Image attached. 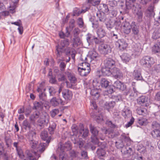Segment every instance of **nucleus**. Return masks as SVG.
I'll list each match as a JSON object with an SVG mask.
<instances>
[{"mask_svg": "<svg viewBox=\"0 0 160 160\" xmlns=\"http://www.w3.org/2000/svg\"><path fill=\"white\" fill-rule=\"evenodd\" d=\"M121 140L116 142V146L118 148H122L121 152L124 154H130L132 151V148L129 147L131 145V140L130 138L127 136L125 134L121 136Z\"/></svg>", "mask_w": 160, "mask_h": 160, "instance_id": "nucleus-1", "label": "nucleus"}, {"mask_svg": "<svg viewBox=\"0 0 160 160\" xmlns=\"http://www.w3.org/2000/svg\"><path fill=\"white\" fill-rule=\"evenodd\" d=\"M72 131L73 133V135L72 137V141L75 144H77L79 146L80 148L81 149L83 147L84 141L81 138L78 137L79 136H77L80 129L78 126L75 124H73L71 127Z\"/></svg>", "mask_w": 160, "mask_h": 160, "instance_id": "nucleus-2", "label": "nucleus"}, {"mask_svg": "<svg viewBox=\"0 0 160 160\" xmlns=\"http://www.w3.org/2000/svg\"><path fill=\"white\" fill-rule=\"evenodd\" d=\"M155 60L153 58L145 56L142 58L140 61V65L145 68H150L155 63Z\"/></svg>", "mask_w": 160, "mask_h": 160, "instance_id": "nucleus-3", "label": "nucleus"}, {"mask_svg": "<svg viewBox=\"0 0 160 160\" xmlns=\"http://www.w3.org/2000/svg\"><path fill=\"white\" fill-rule=\"evenodd\" d=\"M90 131L92 134L91 137V142L94 144H98L99 145L100 142L98 141V139L97 137L98 133V128L91 125Z\"/></svg>", "mask_w": 160, "mask_h": 160, "instance_id": "nucleus-4", "label": "nucleus"}, {"mask_svg": "<svg viewBox=\"0 0 160 160\" xmlns=\"http://www.w3.org/2000/svg\"><path fill=\"white\" fill-rule=\"evenodd\" d=\"M69 44V40L68 39H65L61 40L60 46H57L56 47L57 51V55L58 57H60L62 52V48L65 47H67Z\"/></svg>", "mask_w": 160, "mask_h": 160, "instance_id": "nucleus-5", "label": "nucleus"}, {"mask_svg": "<svg viewBox=\"0 0 160 160\" xmlns=\"http://www.w3.org/2000/svg\"><path fill=\"white\" fill-rule=\"evenodd\" d=\"M98 146L100 147V148L98 149L97 151V154L98 157L101 159H102V157L104 156L106 154V152L105 150L103 149L106 147V144L104 142H100L99 143V145L98 144H96Z\"/></svg>", "mask_w": 160, "mask_h": 160, "instance_id": "nucleus-6", "label": "nucleus"}, {"mask_svg": "<svg viewBox=\"0 0 160 160\" xmlns=\"http://www.w3.org/2000/svg\"><path fill=\"white\" fill-rule=\"evenodd\" d=\"M49 117L46 113H42L38 122L39 125L40 126L42 125L47 124L49 122Z\"/></svg>", "mask_w": 160, "mask_h": 160, "instance_id": "nucleus-7", "label": "nucleus"}, {"mask_svg": "<svg viewBox=\"0 0 160 160\" xmlns=\"http://www.w3.org/2000/svg\"><path fill=\"white\" fill-rule=\"evenodd\" d=\"M50 102V104L54 107L58 106L59 104L62 105H63L65 104V102L61 98H57L55 97H53L51 99Z\"/></svg>", "mask_w": 160, "mask_h": 160, "instance_id": "nucleus-8", "label": "nucleus"}, {"mask_svg": "<svg viewBox=\"0 0 160 160\" xmlns=\"http://www.w3.org/2000/svg\"><path fill=\"white\" fill-rule=\"evenodd\" d=\"M131 28L132 23L130 24L129 22H125L122 23V29L123 32L126 34L131 32Z\"/></svg>", "mask_w": 160, "mask_h": 160, "instance_id": "nucleus-9", "label": "nucleus"}, {"mask_svg": "<svg viewBox=\"0 0 160 160\" xmlns=\"http://www.w3.org/2000/svg\"><path fill=\"white\" fill-rule=\"evenodd\" d=\"M111 74L116 79H121L123 77V74L122 72L119 69L116 68H114L112 69Z\"/></svg>", "mask_w": 160, "mask_h": 160, "instance_id": "nucleus-10", "label": "nucleus"}, {"mask_svg": "<svg viewBox=\"0 0 160 160\" xmlns=\"http://www.w3.org/2000/svg\"><path fill=\"white\" fill-rule=\"evenodd\" d=\"M90 67H78V68L79 74L82 76H87L90 73Z\"/></svg>", "mask_w": 160, "mask_h": 160, "instance_id": "nucleus-11", "label": "nucleus"}, {"mask_svg": "<svg viewBox=\"0 0 160 160\" xmlns=\"http://www.w3.org/2000/svg\"><path fill=\"white\" fill-rule=\"evenodd\" d=\"M116 45L117 46H118L121 51H123L128 46L127 43L123 39H119L116 42Z\"/></svg>", "mask_w": 160, "mask_h": 160, "instance_id": "nucleus-12", "label": "nucleus"}, {"mask_svg": "<svg viewBox=\"0 0 160 160\" xmlns=\"http://www.w3.org/2000/svg\"><path fill=\"white\" fill-rule=\"evenodd\" d=\"M104 65L106 67H108L110 69L115 68V62L111 58H107L104 60Z\"/></svg>", "mask_w": 160, "mask_h": 160, "instance_id": "nucleus-13", "label": "nucleus"}, {"mask_svg": "<svg viewBox=\"0 0 160 160\" xmlns=\"http://www.w3.org/2000/svg\"><path fill=\"white\" fill-rule=\"evenodd\" d=\"M62 95L63 98L66 100H70L72 96V92L68 89L63 90L62 91Z\"/></svg>", "mask_w": 160, "mask_h": 160, "instance_id": "nucleus-14", "label": "nucleus"}, {"mask_svg": "<svg viewBox=\"0 0 160 160\" xmlns=\"http://www.w3.org/2000/svg\"><path fill=\"white\" fill-rule=\"evenodd\" d=\"M101 52L105 55L111 52V48L110 47L105 44H103L101 45Z\"/></svg>", "mask_w": 160, "mask_h": 160, "instance_id": "nucleus-15", "label": "nucleus"}, {"mask_svg": "<svg viewBox=\"0 0 160 160\" xmlns=\"http://www.w3.org/2000/svg\"><path fill=\"white\" fill-rule=\"evenodd\" d=\"M113 86L115 88L121 90L122 91L125 90L126 88V85L120 81L118 80L115 81L114 82Z\"/></svg>", "mask_w": 160, "mask_h": 160, "instance_id": "nucleus-16", "label": "nucleus"}, {"mask_svg": "<svg viewBox=\"0 0 160 160\" xmlns=\"http://www.w3.org/2000/svg\"><path fill=\"white\" fill-rule=\"evenodd\" d=\"M132 34L134 36H138L139 33V27L138 26L135 22H132Z\"/></svg>", "mask_w": 160, "mask_h": 160, "instance_id": "nucleus-17", "label": "nucleus"}, {"mask_svg": "<svg viewBox=\"0 0 160 160\" xmlns=\"http://www.w3.org/2000/svg\"><path fill=\"white\" fill-rule=\"evenodd\" d=\"M148 99L147 97L142 96L138 98L137 101L139 104L147 106L148 105Z\"/></svg>", "mask_w": 160, "mask_h": 160, "instance_id": "nucleus-18", "label": "nucleus"}, {"mask_svg": "<svg viewBox=\"0 0 160 160\" xmlns=\"http://www.w3.org/2000/svg\"><path fill=\"white\" fill-rule=\"evenodd\" d=\"M89 57L88 58V59H89L90 62L94 59L97 60L99 58L98 54L94 50L91 51L89 52Z\"/></svg>", "mask_w": 160, "mask_h": 160, "instance_id": "nucleus-19", "label": "nucleus"}, {"mask_svg": "<svg viewBox=\"0 0 160 160\" xmlns=\"http://www.w3.org/2000/svg\"><path fill=\"white\" fill-rule=\"evenodd\" d=\"M42 112L38 111H35L31 115L29 119L30 121H35L40 118Z\"/></svg>", "mask_w": 160, "mask_h": 160, "instance_id": "nucleus-20", "label": "nucleus"}, {"mask_svg": "<svg viewBox=\"0 0 160 160\" xmlns=\"http://www.w3.org/2000/svg\"><path fill=\"white\" fill-rule=\"evenodd\" d=\"M101 72L103 76H108L112 74V69H110L105 66L102 68Z\"/></svg>", "mask_w": 160, "mask_h": 160, "instance_id": "nucleus-21", "label": "nucleus"}, {"mask_svg": "<svg viewBox=\"0 0 160 160\" xmlns=\"http://www.w3.org/2000/svg\"><path fill=\"white\" fill-rule=\"evenodd\" d=\"M40 137L43 140L46 141L47 143H49L51 138L48 137V132L46 131H43L40 134Z\"/></svg>", "mask_w": 160, "mask_h": 160, "instance_id": "nucleus-22", "label": "nucleus"}, {"mask_svg": "<svg viewBox=\"0 0 160 160\" xmlns=\"http://www.w3.org/2000/svg\"><path fill=\"white\" fill-rule=\"evenodd\" d=\"M120 57L123 62L126 63L128 62L131 59V56L129 54L127 53H123L120 56Z\"/></svg>", "mask_w": 160, "mask_h": 160, "instance_id": "nucleus-23", "label": "nucleus"}, {"mask_svg": "<svg viewBox=\"0 0 160 160\" xmlns=\"http://www.w3.org/2000/svg\"><path fill=\"white\" fill-rule=\"evenodd\" d=\"M133 74L135 80H141L142 81H144L139 71L137 70H134Z\"/></svg>", "mask_w": 160, "mask_h": 160, "instance_id": "nucleus-24", "label": "nucleus"}, {"mask_svg": "<svg viewBox=\"0 0 160 160\" xmlns=\"http://www.w3.org/2000/svg\"><path fill=\"white\" fill-rule=\"evenodd\" d=\"M151 134L154 138H160V130L158 129H155L152 131Z\"/></svg>", "mask_w": 160, "mask_h": 160, "instance_id": "nucleus-25", "label": "nucleus"}, {"mask_svg": "<svg viewBox=\"0 0 160 160\" xmlns=\"http://www.w3.org/2000/svg\"><path fill=\"white\" fill-rule=\"evenodd\" d=\"M88 133L89 130L88 129H84L83 127H82L79 129V134L80 135H81L82 138H85L88 136Z\"/></svg>", "mask_w": 160, "mask_h": 160, "instance_id": "nucleus-26", "label": "nucleus"}, {"mask_svg": "<svg viewBox=\"0 0 160 160\" xmlns=\"http://www.w3.org/2000/svg\"><path fill=\"white\" fill-rule=\"evenodd\" d=\"M97 34L98 37L100 38H102L105 36L106 33L103 27H99L98 29Z\"/></svg>", "mask_w": 160, "mask_h": 160, "instance_id": "nucleus-27", "label": "nucleus"}, {"mask_svg": "<svg viewBox=\"0 0 160 160\" xmlns=\"http://www.w3.org/2000/svg\"><path fill=\"white\" fill-rule=\"evenodd\" d=\"M98 88L96 87H94L91 90L90 94L92 96L96 97V98L98 99L99 97V94L98 91Z\"/></svg>", "mask_w": 160, "mask_h": 160, "instance_id": "nucleus-28", "label": "nucleus"}, {"mask_svg": "<svg viewBox=\"0 0 160 160\" xmlns=\"http://www.w3.org/2000/svg\"><path fill=\"white\" fill-rule=\"evenodd\" d=\"M79 156H78L79 160H83L88 158L87 152L85 151H82L81 154H79Z\"/></svg>", "mask_w": 160, "mask_h": 160, "instance_id": "nucleus-29", "label": "nucleus"}, {"mask_svg": "<svg viewBox=\"0 0 160 160\" xmlns=\"http://www.w3.org/2000/svg\"><path fill=\"white\" fill-rule=\"evenodd\" d=\"M45 83L44 82H41L38 86L37 89V92H44L45 88H44Z\"/></svg>", "mask_w": 160, "mask_h": 160, "instance_id": "nucleus-30", "label": "nucleus"}, {"mask_svg": "<svg viewBox=\"0 0 160 160\" xmlns=\"http://www.w3.org/2000/svg\"><path fill=\"white\" fill-rule=\"evenodd\" d=\"M135 1L136 0H126L125 10L131 9L133 6L132 3Z\"/></svg>", "mask_w": 160, "mask_h": 160, "instance_id": "nucleus-31", "label": "nucleus"}, {"mask_svg": "<svg viewBox=\"0 0 160 160\" xmlns=\"http://www.w3.org/2000/svg\"><path fill=\"white\" fill-rule=\"evenodd\" d=\"M109 82L105 78H102L100 81V85L102 87L106 88L109 85Z\"/></svg>", "mask_w": 160, "mask_h": 160, "instance_id": "nucleus-32", "label": "nucleus"}, {"mask_svg": "<svg viewBox=\"0 0 160 160\" xmlns=\"http://www.w3.org/2000/svg\"><path fill=\"white\" fill-rule=\"evenodd\" d=\"M99 9L104 13H107L109 11V9L107 5L104 4H101Z\"/></svg>", "mask_w": 160, "mask_h": 160, "instance_id": "nucleus-33", "label": "nucleus"}, {"mask_svg": "<svg viewBox=\"0 0 160 160\" xmlns=\"http://www.w3.org/2000/svg\"><path fill=\"white\" fill-rule=\"evenodd\" d=\"M67 75L71 82L72 83H74L76 81L75 77L72 73L68 72H67Z\"/></svg>", "mask_w": 160, "mask_h": 160, "instance_id": "nucleus-34", "label": "nucleus"}, {"mask_svg": "<svg viewBox=\"0 0 160 160\" xmlns=\"http://www.w3.org/2000/svg\"><path fill=\"white\" fill-rule=\"evenodd\" d=\"M152 52L154 53L160 52V44H159L158 43H156L152 47Z\"/></svg>", "mask_w": 160, "mask_h": 160, "instance_id": "nucleus-35", "label": "nucleus"}, {"mask_svg": "<svg viewBox=\"0 0 160 160\" xmlns=\"http://www.w3.org/2000/svg\"><path fill=\"white\" fill-rule=\"evenodd\" d=\"M88 3L93 6H96L98 5L101 0H87Z\"/></svg>", "mask_w": 160, "mask_h": 160, "instance_id": "nucleus-36", "label": "nucleus"}, {"mask_svg": "<svg viewBox=\"0 0 160 160\" xmlns=\"http://www.w3.org/2000/svg\"><path fill=\"white\" fill-rule=\"evenodd\" d=\"M5 144L7 148L10 147L12 142V140L9 137L5 136L4 138Z\"/></svg>", "mask_w": 160, "mask_h": 160, "instance_id": "nucleus-37", "label": "nucleus"}, {"mask_svg": "<svg viewBox=\"0 0 160 160\" xmlns=\"http://www.w3.org/2000/svg\"><path fill=\"white\" fill-rule=\"evenodd\" d=\"M56 125L55 123L53 122L50 125L48 128V131L50 134H52L54 133V130L56 128Z\"/></svg>", "mask_w": 160, "mask_h": 160, "instance_id": "nucleus-38", "label": "nucleus"}, {"mask_svg": "<svg viewBox=\"0 0 160 160\" xmlns=\"http://www.w3.org/2000/svg\"><path fill=\"white\" fill-rule=\"evenodd\" d=\"M48 90L50 96H54L57 91L56 88L52 87H49Z\"/></svg>", "mask_w": 160, "mask_h": 160, "instance_id": "nucleus-39", "label": "nucleus"}, {"mask_svg": "<svg viewBox=\"0 0 160 160\" xmlns=\"http://www.w3.org/2000/svg\"><path fill=\"white\" fill-rule=\"evenodd\" d=\"M46 144L45 143L41 142L38 145V151L41 152H42L45 150V146Z\"/></svg>", "mask_w": 160, "mask_h": 160, "instance_id": "nucleus-40", "label": "nucleus"}, {"mask_svg": "<svg viewBox=\"0 0 160 160\" xmlns=\"http://www.w3.org/2000/svg\"><path fill=\"white\" fill-rule=\"evenodd\" d=\"M71 148V145L69 142H67L65 144L61 145V149L65 151H68Z\"/></svg>", "mask_w": 160, "mask_h": 160, "instance_id": "nucleus-41", "label": "nucleus"}, {"mask_svg": "<svg viewBox=\"0 0 160 160\" xmlns=\"http://www.w3.org/2000/svg\"><path fill=\"white\" fill-rule=\"evenodd\" d=\"M122 115L125 118H128L131 115L130 111L128 109H125L123 110L122 112Z\"/></svg>", "mask_w": 160, "mask_h": 160, "instance_id": "nucleus-42", "label": "nucleus"}, {"mask_svg": "<svg viewBox=\"0 0 160 160\" xmlns=\"http://www.w3.org/2000/svg\"><path fill=\"white\" fill-rule=\"evenodd\" d=\"M138 122L140 125H145L147 124V120L145 118H138Z\"/></svg>", "mask_w": 160, "mask_h": 160, "instance_id": "nucleus-43", "label": "nucleus"}, {"mask_svg": "<svg viewBox=\"0 0 160 160\" xmlns=\"http://www.w3.org/2000/svg\"><path fill=\"white\" fill-rule=\"evenodd\" d=\"M116 104L114 101H111L108 102H107L105 104L107 109L108 110L111 108H112L115 106Z\"/></svg>", "mask_w": 160, "mask_h": 160, "instance_id": "nucleus-44", "label": "nucleus"}, {"mask_svg": "<svg viewBox=\"0 0 160 160\" xmlns=\"http://www.w3.org/2000/svg\"><path fill=\"white\" fill-rule=\"evenodd\" d=\"M29 143L31 147L33 149H35L38 146V142L34 139L30 141Z\"/></svg>", "mask_w": 160, "mask_h": 160, "instance_id": "nucleus-45", "label": "nucleus"}, {"mask_svg": "<svg viewBox=\"0 0 160 160\" xmlns=\"http://www.w3.org/2000/svg\"><path fill=\"white\" fill-rule=\"evenodd\" d=\"M23 127L25 129L30 130L31 128L30 123L27 120H25L23 122Z\"/></svg>", "mask_w": 160, "mask_h": 160, "instance_id": "nucleus-46", "label": "nucleus"}, {"mask_svg": "<svg viewBox=\"0 0 160 160\" xmlns=\"http://www.w3.org/2000/svg\"><path fill=\"white\" fill-rule=\"evenodd\" d=\"M16 4L17 3H13L12 5L10 4L8 8L9 12L13 13L15 12V9L16 8Z\"/></svg>", "mask_w": 160, "mask_h": 160, "instance_id": "nucleus-47", "label": "nucleus"}, {"mask_svg": "<svg viewBox=\"0 0 160 160\" xmlns=\"http://www.w3.org/2000/svg\"><path fill=\"white\" fill-rule=\"evenodd\" d=\"M35 134L36 133L35 132L33 131H29L27 136V138L29 139V141L32 140H33V137Z\"/></svg>", "mask_w": 160, "mask_h": 160, "instance_id": "nucleus-48", "label": "nucleus"}, {"mask_svg": "<svg viewBox=\"0 0 160 160\" xmlns=\"http://www.w3.org/2000/svg\"><path fill=\"white\" fill-rule=\"evenodd\" d=\"M83 12H85L83 10L81 11L79 9L76 8L73 10V16H78Z\"/></svg>", "mask_w": 160, "mask_h": 160, "instance_id": "nucleus-49", "label": "nucleus"}, {"mask_svg": "<svg viewBox=\"0 0 160 160\" xmlns=\"http://www.w3.org/2000/svg\"><path fill=\"white\" fill-rule=\"evenodd\" d=\"M97 16L101 22H104L105 21V17L104 13L102 14L101 13H97Z\"/></svg>", "mask_w": 160, "mask_h": 160, "instance_id": "nucleus-50", "label": "nucleus"}, {"mask_svg": "<svg viewBox=\"0 0 160 160\" xmlns=\"http://www.w3.org/2000/svg\"><path fill=\"white\" fill-rule=\"evenodd\" d=\"M34 108L36 110L41 109L42 108V103L41 102H35L34 103Z\"/></svg>", "mask_w": 160, "mask_h": 160, "instance_id": "nucleus-51", "label": "nucleus"}, {"mask_svg": "<svg viewBox=\"0 0 160 160\" xmlns=\"http://www.w3.org/2000/svg\"><path fill=\"white\" fill-rule=\"evenodd\" d=\"M147 110L144 108L139 109L137 110L138 113L140 115L145 116L147 112Z\"/></svg>", "mask_w": 160, "mask_h": 160, "instance_id": "nucleus-52", "label": "nucleus"}, {"mask_svg": "<svg viewBox=\"0 0 160 160\" xmlns=\"http://www.w3.org/2000/svg\"><path fill=\"white\" fill-rule=\"evenodd\" d=\"M154 20L155 25L158 26L159 25H160V12L159 13L158 16L155 18Z\"/></svg>", "mask_w": 160, "mask_h": 160, "instance_id": "nucleus-53", "label": "nucleus"}, {"mask_svg": "<svg viewBox=\"0 0 160 160\" xmlns=\"http://www.w3.org/2000/svg\"><path fill=\"white\" fill-rule=\"evenodd\" d=\"M39 97L40 99L42 101H45L46 98V95L44 92L39 93Z\"/></svg>", "mask_w": 160, "mask_h": 160, "instance_id": "nucleus-54", "label": "nucleus"}, {"mask_svg": "<svg viewBox=\"0 0 160 160\" xmlns=\"http://www.w3.org/2000/svg\"><path fill=\"white\" fill-rule=\"evenodd\" d=\"M70 156L72 158H78V155L79 153L75 152L74 150H71L70 152Z\"/></svg>", "mask_w": 160, "mask_h": 160, "instance_id": "nucleus-55", "label": "nucleus"}, {"mask_svg": "<svg viewBox=\"0 0 160 160\" xmlns=\"http://www.w3.org/2000/svg\"><path fill=\"white\" fill-rule=\"evenodd\" d=\"M152 127L153 129H159L160 128V124L154 121L152 123Z\"/></svg>", "mask_w": 160, "mask_h": 160, "instance_id": "nucleus-56", "label": "nucleus"}, {"mask_svg": "<svg viewBox=\"0 0 160 160\" xmlns=\"http://www.w3.org/2000/svg\"><path fill=\"white\" fill-rule=\"evenodd\" d=\"M88 59L87 58H85V62H82L80 64V67H90V64L89 63L88 61H86V60ZM89 61H88L89 62Z\"/></svg>", "mask_w": 160, "mask_h": 160, "instance_id": "nucleus-57", "label": "nucleus"}, {"mask_svg": "<svg viewBox=\"0 0 160 160\" xmlns=\"http://www.w3.org/2000/svg\"><path fill=\"white\" fill-rule=\"evenodd\" d=\"M138 16V21L140 22L142 20L143 14L141 11H138L137 13Z\"/></svg>", "mask_w": 160, "mask_h": 160, "instance_id": "nucleus-58", "label": "nucleus"}, {"mask_svg": "<svg viewBox=\"0 0 160 160\" xmlns=\"http://www.w3.org/2000/svg\"><path fill=\"white\" fill-rule=\"evenodd\" d=\"M59 112L58 109H54L52 110L50 112L51 116L52 117H54L56 115L58 114Z\"/></svg>", "mask_w": 160, "mask_h": 160, "instance_id": "nucleus-59", "label": "nucleus"}, {"mask_svg": "<svg viewBox=\"0 0 160 160\" xmlns=\"http://www.w3.org/2000/svg\"><path fill=\"white\" fill-rule=\"evenodd\" d=\"M77 22L78 25L80 28H81L83 27L84 22L82 18H79L78 19Z\"/></svg>", "mask_w": 160, "mask_h": 160, "instance_id": "nucleus-60", "label": "nucleus"}, {"mask_svg": "<svg viewBox=\"0 0 160 160\" xmlns=\"http://www.w3.org/2000/svg\"><path fill=\"white\" fill-rule=\"evenodd\" d=\"M75 20L74 19H72L70 21L69 23V28L72 30L75 27Z\"/></svg>", "mask_w": 160, "mask_h": 160, "instance_id": "nucleus-61", "label": "nucleus"}, {"mask_svg": "<svg viewBox=\"0 0 160 160\" xmlns=\"http://www.w3.org/2000/svg\"><path fill=\"white\" fill-rule=\"evenodd\" d=\"M134 121V118L133 117H132L130 121L125 125V127L127 128L131 126L133 123Z\"/></svg>", "mask_w": 160, "mask_h": 160, "instance_id": "nucleus-62", "label": "nucleus"}, {"mask_svg": "<svg viewBox=\"0 0 160 160\" xmlns=\"http://www.w3.org/2000/svg\"><path fill=\"white\" fill-rule=\"evenodd\" d=\"M94 36H92L90 34H88L87 36L86 40L89 44L92 41V40H93V38Z\"/></svg>", "mask_w": 160, "mask_h": 160, "instance_id": "nucleus-63", "label": "nucleus"}, {"mask_svg": "<svg viewBox=\"0 0 160 160\" xmlns=\"http://www.w3.org/2000/svg\"><path fill=\"white\" fill-rule=\"evenodd\" d=\"M58 79L59 81H65L66 79L65 75L63 74L59 75L58 77Z\"/></svg>", "mask_w": 160, "mask_h": 160, "instance_id": "nucleus-64", "label": "nucleus"}]
</instances>
